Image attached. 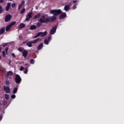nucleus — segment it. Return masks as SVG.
<instances>
[{
	"label": "nucleus",
	"mask_w": 124,
	"mask_h": 124,
	"mask_svg": "<svg viewBox=\"0 0 124 124\" xmlns=\"http://www.w3.org/2000/svg\"><path fill=\"white\" fill-rule=\"evenodd\" d=\"M32 13H30L28 14V15L26 16V18L25 19V21H27V22L30 21L31 18L32 17Z\"/></svg>",
	"instance_id": "423d86ee"
},
{
	"label": "nucleus",
	"mask_w": 124,
	"mask_h": 124,
	"mask_svg": "<svg viewBox=\"0 0 124 124\" xmlns=\"http://www.w3.org/2000/svg\"><path fill=\"white\" fill-rule=\"evenodd\" d=\"M15 82L16 84H20L22 81V79L21 78V77L20 75L17 74L16 75V78L15 79Z\"/></svg>",
	"instance_id": "f03ea898"
},
{
	"label": "nucleus",
	"mask_w": 124,
	"mask_h": 124,
	"mask_svg": "<svg viewBox=\"0 0 124 124\" xmlns=\"http://www.w3.org/2000/svg\"><path fill=\"white\" fill-rule=\"evenodd\" d=\"M12 7L13 8H15V7H16V4L15 3H13L12 4Z\"/></svg>",
	"instance_id": "c9c22d12"
},
{
	"label": "nucleus",
	"mask_w": 124,
	"mask_h": 124,
	"mask_svg": "<svg viewBox=\"0 0 124 124\" xmlns=\"http://www.w3.org/2000/svg\"><path fill=\"white\" fill-rule=\"evenodd\" d=\"M66 17V13H63L62 14L60 15L59 16L60 19H64Z\"/></svg>",
	"instance_id": "1a4fd4ad"
},
{
	"label": "nucleus",
	"mask_w": 124,
	"mask_h": 124,
	"mask_svg": "<svg viewBox=\"0 0 124 124\" xmlns=\"http://www.w3.org/2000/svg\"><path fill=\"white\" fill-rule=\"evenodd\" d=\"M24 73L25 74H27L28 73V67H26L25 68Z\"/></svg>",
	"instance_id": "2f4dec72"
},
{
	"label": "nucleus",
	"mask_w": 124,
	"mask_h": 124,
	"mask_svg": "<svg viewBox=\"0 0 124 124\" xmlns=\"http://www.w3.org/2000/svg\"><path fill=\"white\" fill-rule=\"evenodd\" d=\"M70 9V6H69V5H66L64 8L65 11H68L69 9Z\"/></svg>",
	"instance_id": "4468645a"
},
{
	"label": "nucleus",
	"mask_w": 124,
	"mask_h": 124,
	"mask_svg": "<svg viewBox=\"0 0 124 124\" xmlns=\"http://www.w3.org/2000/svg\"><path fill=\"white\" fill-rule=\"evenodd\" d=\"M5 83L6 84V85L7 86L6 87H8L9 86L10 82L8 80H6L5 81Z\"/></svg>",
	"instance_id": "a878e982"
},
{
	"label": "nucleus",
	"mask_w": 124,
	"mask_h": 124,
	"mask_svg": "<svg viewBox=\"0 0 124 124\" xmlns=\"http://www.w3.org/2000/svg\"><path fill=\"white\" fill-rule=\"evenodd\" d=\"M20 5H22L23 6V5H25V0H22Z\"/></svg>",
	"instance_id": "4c0bfd02"
},
{
	"label": "nucleus",
	"mask_w": 124,
	"mask_h": 124,
	"mask_svg": "<svg viewBox=\"0 0 124 124\" xmlns=\"http://www.w3.org/2000/svg\"><path fill=\"white\" fill-rule=\"evenodd\" d=\"M11 75H13V72L11 71H9L7 72V77H8V76H11Z\"/></svg>",
	"instance_id": "a211bd4d"
},
{
	"label": "nucleus",
	"mask_w": 124,
	"mask_h": 124,
	"mask_svg": "<svg viewBox=\"0 0 124 124\" xmlns=\"http://www.w3.org/2000/svg\"><path fill=\"white\" fill-rule=\"evenodd\" d=\"M3 90L6 92V93H10V88L9 87L4 85Z\"/></svg>",
	"instance_id": "39448f33"
},
{
	"label": "nucleus",
	"mask_w": 124,
	"mask_h": 124,
	"mask_svg": "<svg viewBox=\"0 0 124 124\" xmlns=\"http://www.w3.org/2000/svg\"><path fill=\"white\" fill-rule=\"evenodd\" d=\"M16 24V21L12 22L10 24H9L11 27L14 26Z\"/></svg>",
	"instance_id": "b1692460"
},
{
	"label": "nucleus",
	"mask_w": 124,
	"mask_h": 124,
	"mask_svg": "<svg viewBox=\"0 0 124 124\" xmlns=\"http://www.w3.org/2000/svg\"><path fill=\"white\" fill-rule=\"evenodd\" d=\"M40 40H41V39L40 38H37L31 41L33 44H36V43H37V42H39Z\"/></svg>",
	"instance_id": "9b49d317"
},
{
	"label": "nucleus",
	"mask_w": 124,
	"mask_h": 124,
	"mask_svg": "<svg viewBox=\"0 0 124 124\" xmlns=\"http://www.w3.org/2000/svg\"><path fill=\"white\" fill-rule=\"evenodd\" d=\"M39 36H41V37H44L47 35V31H45L44 32H38Z\"/></svg>",
	"instance_id": "0eeeda50"
},
{
	"label": "nucleus",
	"mask_w": 124,
	"mask_h": 124,
	"mask_svg": "<svg viewBox=\"0 0 124 124\" xmlns=\"http://www.w3.org/2000/svg\"><path fill=\"white\" fill-rule=\"evenodd\" d=\"M76 2H77V0H75L73 1V3H76Z\"/></svg>",
	"instance_id": "49530a36"
},
{
	"label": "nucleus",
	"mask_w": 124,
	"mask_h": 124,
	"mask_svg": "<svg viewBox=\"0 0 124 124\" xmlns=\"http://www.w3.org/2000/svg\"><path fill=\"white\" fill-rule=\"evenodd\" d=\"M1 49H2V48L1 47H0V53L1 52Z\"/></svg>",
	"instance_id": "3c124183"
},
{
	"label": "nucleus",
	"mask_w": 124,
	"mask_h": 124,
	"mask_svg": "<svg viewBox=\"0 0 124 124\" xmlns=\"http://www.w3.org/2000/svg\"><path fill=\"white\" fill-rule=\"evenodd\" d=\"M35 9L37 10V9H38V6H36L35 7Z\"/></svg>",
	"instance_id": "8fccbe9b"
},
{
	"label": "nucleus",
	"mask_w": 124,
	"mask_h": 124,
	"mask_svg": "<svg viewBox=\"0 0 124 124\" xmlns=\"http://www.w3.org/2000/svg\"><path fill=\"white\" fill-rule=\"evenodd\" d=\"M34 60L33 59H31V61H30V63L31 64H33L34 63Z\"/></svg>",
	"instance_id": "7c9ffc66"
},
{
	"label": "nucleus",
	"mask_w": 124,
	"mask_h": 124,
	"mask_svg": "<svg viewBox=\"0 0 124 124\" xmlns=\"http://www.w3.org/2000/svg\"><path fill=\"white\" fill-rule=\"evenodd\" d=\"M17 91H18V87L14 88V90L13 91V93H14V94L16 93Z\"/></svg>",
	"instance_id": "aec40b11"
},
{
	"label": "nucleus",
	"mask_w": 124,
	"mask_h": 124,
	"mask_svg": "<svg viewBox=\"0 0 124 124\" xmlns=\"http://www.w3.org/2000/svg\"><path fill=\"white\" fill-rule=\"evenodd\" d=\"M28 42V41H25V42H23V44H26Z\"/></svg>",
	"instance_id": "de8ad7c7"
},
{
	"label": "nucleus",
	"mask_w": 124,
	"mask_h": 124,
	"mask_svg": "<svg viewBox=\"0 0 124 124\" xmlns=\"http://www.w3.org/2000/svg\"><path fill=\"white\" fill-rule=\"evenodd\" d=\"M12 18V16L11 15H7L5 17V22L7 23V22H9L10 20H11Z\"/></svg>",
	"instance_id": "20e7f679"
},
{
	"label": "nucleus",
	"mask_w": 124,
	"mask_h": 124,
	"mask_svg": "<svg viewBox=\"0 0 124 124\" xmlns=\"http://www.w3.org/2000/svg\"><path fill=\"white\" fill-rule=\"evenodd\" d=\"M50 14H53V16L46 18V20L45 16H43L42 18H40L39 22L41 24H45L49 23V22H55V20H57V17L56 16H59L62 13V10L61 9L51 10L50 11Z\"/></svg>",
	"instance_id": "f257e3e1"
},
{
	"label": "nucleus",
	"mask_w": 124,
	"mask_h": 124,
	"mask_svg": "<svg viewBox=\"0 0 124 124\" xmlns=\"http://www.w3.org/2000/svg\"><path fill=\"white\" fill-rule=\"evenodd\" d=\"M36 28H37L36 26L33 25L30 27V30H31V31H33V30H35Z\"/></svg>",
	"instance_id": "6ab92c4d"
},
{
	"label": "nucleus",
	"mask_w": 124,
	"mask_h": 124,
	"mask_svg": "<svg viewBox=\"0 0 124 124\" xmlns=\"http://www.w3.org/2000/svg\"><path fill=\"white\" fill-rule=\"evenodd\" d=\"M4 0H0V3H3Z\"/></svg>",
	"instance_id": "a18cd8bd"
},
{
	"label": "nucleus",
	"mask_w": 124,
	"mask_h": 124,
	"mask_svg": "<svg viewBox=\"0 0 124 124\" xmlns=\"http://www.w3.org/2000/svg\"><path fill=\"white\" fill-rule=\"evenodd\" d=\"M25 11H26V9L23 8L20 12V14H23V13H25Z\"/></svg>",
	"instance_id": "5701e85b"
},
{
	"label": "nucleus",
	"mask_w": 124,
	"mask_h": 124,
	"mask_svg": "<svg viewBox=\"0 0 124 124\" xmlns=\"http://www.w3.org/2000/svg\"><path fill=\"white\" fill-rule=\"evenodd\" d=\"M39 36V34L38 33L36 36L34 37V38H37Z\"/></svg>",
	"instance_id": "a19ab883"
},
{
	"label": "nucleus",
	"mask_w": 124,
	"mask_h": 124,
	"mask_svg": "<svg viewBox=\"0 0 124 124\" xmlns=\"http://www.w3.org/2000/svg\"><path fill=\"white\" fill-rule=\"evenodd\" d=\"M11 5V3L9 2L7 3V6L6 7L5 10L6 11H8L9 10V8H10V6Z\"/></svg>",
	"instance_id": "ddd939ff"
},
{
	"label": "nucleus",
	"mask_w": 124,
	"mask_h": 124,
	"mask_svg": "<svg viewBox=\"0 0 124 124\" xmlns=\"http://www.w3.org/2000/svg\"><path fill=\"white\" fill-rule=\"evenodd\" d=\"M19 70H20V71H23V70H24V67H23V66H22L20 67Z\"/></svg>",
	"instance_id": "ea45409f"
},
{
	"label": "nucleus",
	"mask_w": 124,
	"mask_h": 124,
	"mask_svg": "<svg viewBox=\"0 0 124 124\" xmlns=\"http://www.w3.org/2000/svg\"><path fill=\"white\" fill-rule=\"evenodd\" d=\"M10 0V1H12V0Z\"/></svg>",
	"instance_id": "5fc2aeb1"
},
{
	"label": "nucleus",
	"mask_w": 124,
	"mask_h": 124,
	"mask_svg": "<svg viewBox=\"0 0 124 124\" xmlns=\"http://www.w3.org/2000/svg\"><path fill=\"white\" fill-rule=\"evenodd\" d=\"M5 98L7 100H8L9 99V95L8 94H5Z\"/></svg>",
	"instance_id": "4be33fe9"
},
{
	"label": "nucleus",
	"mask_w": 124,
	"mask_h": 124,
	"mask_svg": "<svg viewBox=\"0 0 124 124\" xmlns=\"http://www.w3.org/2000/svg\"><path fill=\"white\" fill-rule=\"evenodd\" d=\"M4 31H5V28H3L0 29V35L4 33Z\"/></svg>",
	"instance_id": "dca6fc26"
},
{
	"label": "nucleus",
	"mask_w": 124,
	"mask_h": 124,
	"mask_svg": "<svg viewBox=\"0 0 124 124\" xmlns=\"http://www.w3.org/2000/svg\"><path fill=\"white\" fill-rule=\"evenodd\" d=\"M47 41H48V42L51 41V37H48Z\"/></svg>",
	"instance_id": "37998d69"
},
{
	"label": "nucleus",
	"mask_w": 124,
	"mask_h": 124,
	"mask_svg": "<svg viewBox=\"0 0 124 124\" xmlns=\"http://www.w3.org/2000/svg\"><path fill=\"white\" fill-rule=\"evenodd\" d=\"M2 104L3 106H4L6 105V104H7V101H5V100L3 101L2 102Z\"/></svg>",
	"instance_id": "c85d7f7f"
},
{
	"label": "nucleus",
	"mask_w": 124,
	"mask_h": 124,
	"mask_svg": "<svg viewBox=\"0 0 124 124\" xmlns=\"http://www.w3.org/2000/svg\"><path fill=\"white\" fill-rule=\"evenodd\" d=\"M23 50H24V48L21 47H19V48H18V50L19 52H20L21 53H22V52H23V51H24V50H23Z\"/></svg>",
	"instance_id": "393cba45"
},
{
	"label": "nucleus",
	"mask_w": 124,
	"mask_h": 124,
	"mask_svg": "<svg viewBox=\"0 0 124 124\" xmlns=\"http://www.w3.org/2000/svg\"><path fill=\"white\" fill-rule=\"evenodd\" d=\"M40 16H41V14H38L33 17V20H35V19H38Z\"/></svg>",
	"instance_id": "f3484780"
},
{
	"label": "nucleus",
	"mask_w": 124,
	"mask_h": 124,
	"mask_svg": "<svg viewBox=\"0 0 124 124\" xmlns=\"http://www.w3.org/2000/svg\"><path fill=\"white\" fill-rule=\"evenodd\" d=\"M26 27V24L24 23H21L18 26V29H23Z\"/></svg>",
	"instance_id": "f8f14e48"
},
{
	"label": "nucleus",
	"mask_w": 124,
	"mask_h": 124,
	"mask_svg": "<svg viewBox=\"0 0 124 124\" xmlns=\"http://www.w3.org/2000/svg\"><path fill=\"white\" fill-rule=\"evenodd\" d=\"M9 49V47H7L5 49V51L6 52V54H7V51H8V49Z\"/></svg>",
	"instance_id": "58836bf2"
},
{
	"label": "nucleus",
	"mask_w": 124,
	"mask_h": 124,
	"mask_svg": "<svg viewBox=\"0 0 124 124\" xmlns=\"http://www.w3.org/2000/svg\"><path fill=\"white\" fill-rule=\"evenodd\" d=\"M6 45H7L5 44L4 45H3V47H5V46H6Z\"/></svg>",
	"instance_id": "603ef678"
},
{
	"label": "nucleus",
	"mask_w": 124,
	"mask_h": 124,
	"mask_svg": "<svg viewBox=\"0 0 124 124\" xmlns=\"http://www.w3.org/2000/svg\"><path fill=\"white\" fill-rule=\"evenodd\" d=\"M44 43L45 44H46V45H48V44H49V42L48 41V40L47 39H45L44 40Z\"/></svg>",
	"instance_id": "bb28decb"
},
{
	"label": "nucleus",
	"mask_w": 124,
	"mask_h": 124,
	"mask_svg": "<svg viewBox=\"0 0 124 124\" xmlns=\"http://www.w3.org/2000/svg\"><path fill=\"white\" fill-rule=\"evenodd\" d=\"M11 28V26L9 24L8 26L6 27V31H8L9 30H10V28Z\"/></svg>",
	"instance_id": "412c9836"
},
{
	"label": "nucleus",
	"mask_w": 124,
	"mask_h": 124,
	"mask_svg": "<svg viewBox=\"0 0 124 124\" xmlns=\"http://www.w3.org/2000/svg\"><path fill=\"white\" fill-rule=\"evenodd\" d=\"M0 59H1V56H0Z\"/></svg>",
	"instance_id": "6e6d98bb"
},
{
	"label": "nucleus",
	"mask_w": 124,
	"mask_h": 124,
	"mask_svg": "<svg viewBox=\"0 0 124 124\" xmlns=\"http://www.w3.org/2000/svg\"><path fill=\"white\" fill-rule=\"evenodd\" d=\"M28 63H26L25 64V65H28Z\"/></svg>",
	"instance_id": "864d4df0"
},
{
	"label": "nucleus",
	"mask_w": 124,
	"mask_h": 124,
	"mask_svg": "<svg viewBox=\"0 0 124 124\" xmlns=\"http://www.w3.org/2000/svg\"><path fill=\"white\" fill-rule=\"evenodd\" d=\"M2 55H3V58H5V56H6V53H5V51L3 50V51L2 52Z\"/></svg>",
	"instance_id": "cd10ccee"
},
{
	"label": "nucleus",
	"mask_w": 124,
	"mask_h": 124,
	"mask_svg": "<svg viewBox=\"0 0 124 124\" xmlns=\"http://www.w3.org/2000/svg\"><path fill=\"white\" fill-rule=\"evenodd\" d=\"M10 63H11V61H9V65H10Z\"/></svg>",
	"instance_id": "09e8293b"
},
{
	"label": "nucleus",
	"mask_w": 124,
	"mask_h": 124,
	"mask_svg": "<svg viewBox=\"0 0 124 124\" xmlns=\"http://www.w3.org/2000/svg\"><path fill=\"white\" fill-rule=\"evenodd\" d=\"M36 26L38 28H39V27H41V23H39V22H38L37 24H36Z\"/></svg>",
	"instance_id": "473e14b6"
},
{
	"label": "nucleus",
	"mask_w": 124,
	"mask_h": 124,
	"mask_svg": "<svg viewBox=\"0 0 124 124\" xmlns=\"http://www.w3.org/2000/svg\"><path fill=\"white\" fill-rule=\"evenodd\" d=\"M12 56L14 57V58H16V55L14 53H12Z\"/></svg>",
	"instance_id": "79ce46f5"
},
{
	"label": "nucleus",
	"mask_w": 124,
	"mask_h": 124,
	"mask_svg": "<svg viewBox=\"0 0 124 124\" xmlns=\"http://www.w3.org/2000/svg\"><path fill=\"white\" fill-rule=\"evenodd\" d=\"M58 28L57 26H55L50 30V33L51 35L54 34L56 33V31H57V28Z\"/></svg>",
	"instance_id": "7ed1b4c3"
},
{
	"label": "nucleus",
	"mask_w": 124,
	"mask_h": 124,
	"mask_svg": "<svg viewBox=\"0 0 124 124\" xmlns=\"http://www.w3.org/2000/svg\"><path fill=\"white\" fill-rule=\"evenodd\" d=\"M22 54L24 58H26L27 56H28V54H29V52H28V50L24 49Z\"/></svg>",
	"instance_id": "6e6552de"
},
{
	"label": "nucleus",
	"mask_w": 124,
	"mask_h": 124,
	"mask_svg": "<svg viewBox=\"0 0 124 124\" xmlns=\"http://www.w3.org/2000/svg\"><path fill=\"white\" fill-rule=\"evenodd\" d=\"M11 98L14 99L16 98V95L15 94H12L11 96Z\"/></svg>",
	"instance_id": "e433bc0d"
},
{
	"label": "nucleus",
	"mask_w": 124,
	"mask_h": 124,
	"mask_svg": "<svg viewBox=\"0 0 124 124\" xmlns=\"http://www.w3.org/2000/svg\"><path fill=\"white\" fill-rule=\"evenodd\" d=\"M76 8H77V7H76V5H74L73 6V9L74 10V9H76Z\"/></svg>",
	"instance_id": "c03bdc74"
},
{
	"label": "nucleus",
	"mask_w": 124,
	"mask_h": 124,
	"mask_svg": "<svg viewBox=\"0 0 124 124\" xmlns=\"http://www.w3.org/2000/svg\"><path fill=\"white\" fill-rule=\"evenodd\" d=\"M3 12V9H2V7L0 6V14H1Z\"/></svg>",
	"instance_id": "c756f323"
},
{
	"label": "nucleus",
	"mask_w": 124,
	"mask_h": 124,
	"mask_svg": "<svg viewBox=\"0 0 124 124\" xmlns=\"http://www.w3.org/2000/svg\"><path fill=\"white\" fill-rule=\"evenodd\" d=\"M43 48V43H41L37 47L38 50H41Z\"/></svg>",
	"instance_id": "2eb2a0df"
},
{
	"label": "nucleus",
	"mask_w": 124,
	"mask_h": 124,
	"mask_svg": "<svg viewBox=\"0 0 124 124\" xmlns=\"http://www.w3.org/2000/svg\"><path fill=\"white\" fill-rule=\"evenodd\" d=\"M18 38L19 40H22V39H23V36H22V35H19L18 36Z\"/></svg>",
	"instance_id": "72a5a7b5"
},
{
	"label": "nucleus",
	"mask_w": 124,
	"mask_h": 124,
	"mask_svg": "<svg viewBox=\"0 0 124 124\" xmlns=\"http://www.w3.org/2000/svg\"><path fill=\"white\" fill-rule=\"evenodd\" d=\"M22 7H23V5L20 4L18 6V10H20L21 9V8H22Z\"/></svg>",
	"instance_id": "f704fd0d"
},
{
	"label": "nucleus",
	"mask_w": 124,
	"mask_h": 124,
	"mask_svg": "<svg viewBox=\"0 0 124 124\" xmlns=\"http://www.w3.org/2000/svg\"><path fill=\"white\" fill-rule=\"evenodd\" d=\"M32 44H33V43H32V41H29V42H27V44H26V45L28 47H32Z\"/></svg>",
	"instance_id": "9d476101"
}]
</instances>
